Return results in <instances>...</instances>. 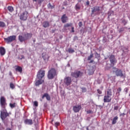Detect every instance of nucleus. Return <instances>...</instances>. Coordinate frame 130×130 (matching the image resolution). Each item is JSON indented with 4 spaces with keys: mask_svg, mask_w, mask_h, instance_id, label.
Listing matches in <instances>:
<instances>
[{
    "mask_svg": "<svg viewBox=\"0 0 130 130\" xmlns=\"http://www.w3.org/2000/svg\"><path fill=\"white\" fill-rule=\"evenodd\" d=\"M44 0H41L40 3H42Z\"/></svg>",
    "mask_w": 130,
    "mask_h": 130,
    "instance_id": "obj_53",
    "label": "nucleus"
},
{
    "mask_svg": "<svg viewBox=\"0 0 130 130\" xmlns=\"http://www.w3.org/2000/svg\"><path fill=\"white\" fill-rule=\"evenodd\" d=\"M57 75L56 70L54 68H52L48 71L47 77L49 80H52Z\"/></svg>",
    "mask_w": 130,
    "mask_h": 130,
    "instance_id": "obj_2",
    "label": "nucleus"
},
{
    "mask_svg": "<svg viewBox=\"0 0 130 130\" xmlns=\"http://www.w3.org/2000/svg\"><path fill=\"white\" fill-rule=\"evenodd\" d=\"M10 88H11V89H15V85H14L13 83H10Z\"/></svg>",
    "mask_w": 130,
    "mask_h": 130,
    "instance_id": "obj_36",
    "label": "nucleus"
},
{
    "mask_svg": "<svg viewBox=\"0 0 130 130\" xmlns=\"http://www.w3.org/2000/svg\"><path fill=\"white\" fill-rule=\"evenodd\" d=\"M123 31H124V27H121L119 30V33H121V32H123Z\"/></svg>",
    "mask_w": 130,
    "mask_h": 130,
    "instance_id": "obj_34",
    "label": "nucleus"
},
{
    "mask_svg": "<svg viewBox=\"0 0 130 130\" xmlns=\"http://www.w3.org/2000/svg\"><path fill=\"white\" fill-rule=\"evenodd\" d=\"M34 2H37V0H33Z\"/></svg>",
    "mask_w": 130,
    "mask_h": 130,
    "instance_id": "obj_54",
    "label": "nucleus"
},
{
    "mask_svg": "<svg viewBox=\"0 0 130 130\" xmlns=\"http://www.w3.org/2000/svg\"><path fill=\"white\" fill-rule=\"evenodd\" d=\"M55 125L56 126V127H57V126H58V125H59V122H56L55 123Z\"/></svg>",
    "mask_w": 130,
    "mask_h": 130,
    "instance_id": "obj_43",
    "label": "nucleus"
},
{
    "mask_svg": "<svg viewBox=\"0 0 130 130\" xmlns=\"http://www.w3.org/2000/svg\"><path fill=\"white\" fill-rule=\"evenodd\" d=\"M97 92H98V94H99L100 95L102 94V90H101L99 89H97Z\"/></svg>",
    "mask_w": 130,
    "mask_h": 130,
    "instance_id": "obj_38",
    "label": "nucleus"
},
{
    "mask_svg": "<svg viewBox=\"0 0 130 130\" xmlns=\"http://www.w3.org/2000/svg\"><path fill=\"white\" fill-rule=\"evenodd\" d=\"M64 83L67 86H70L72 84V78L70 77H66L64 79Z\"/></svg>",
    "mask_w": 130,
    "mask_h": 130,
    "instance_id": "obj_13",
    "label": "nucleus"
},
{
    "mask_svg": "<svg viewBox=\"0 0 130 130\" xmlns=\"http://www.w3.org/2000/svg\"><path fill=\"white\" fill-rule=\"evenodd\" d=\"M114 70L113 73H115L116 76L117 77H123V74H122V71L121 70L118 69L116 68H113Z\"/></svg>",
    "mask_w": 130,
    "mask_h": 130,
    "instance_id": "obj_7",
    "label": "nucleus"
},
{
    "mask_svg": "<svg viewBox=\"0 0 130 130\" xmlns=\"http://www.w3.org/2000/svg\"><path fill=\"white\" fill-rule=\"evenodd\" d=\"M0 54L3 56L6 54V49L3 47H0Z\"/></svg>",
    "mask_w": 130,
    "mask_h": 130,
    "instance_id": "obj_19",
    "label": "nucleus"
},
{
    "mask_svg": "<svg viewBox=\"0 0 130 130\" xmlns=\"http://www.w3.org/2000/svg\"><path fill=\"white\" fill-rule=\"evenodd\" d=\"M94 56V54L93 53H91L90 55L88 57L87 60H91V59L93 58Z\"/></svg>",
    "mask_w": 130,
    "mask_h": 130,
    "instance_id": "obj_31",
    "label": "nucleus"
},
{
    "mask_svg": "<svg viewBox=\"0 0 130 130\" xmlns=\"http://www.w3.org/2000/svg\"><path fill=\"white\" fill-rule=\"evenodd\" d=\"M8 104H7V100H6V98L5 96H1L0 98V105L2 108L4 109H6V106Z\"/></svg>",
    "mask_w": 130,
    "mask_h": 130,
    "instance_id": "obj_6",
    "label": "nucleus"
},
{
    "mask_svg": "<svg viewBox=\"0 0 130 130\" xmlns=\"http://www.w3.org/2000/svg\"><path fill=\"white\" fill-rule=\"evenodd\" d=\"M118 108H119V107L116 106L114 107V110H118Z\"/></svg>",
    "mask_w": 130,
    "mask_h": 130,
    "instance_id": "obj_42",
    "label": "nucleus"
},
{
    "mask_svg": "<svg viewBox=\"0 0 130 130\" xmlns=\"http://www.w3.org/2000/svg\"><path fill=\"white\" fill-rule=\"evenodd\" d=\"M8 10L10 13L14 12V8L12 6H8Z\"/></svg>",
    "mask_w": 130,
    "mask_h": 130,
    "instance_id": "obj_26",
    "label": "nucleus"
},
{
    "mask_svg": "<svg viewBox=\"0 0 130 130\" xmlns=\"http://www.w3.org/2000/svg\"><path fill=\"white\" fill-rule=\"evenodd\" d=\"M6 26V23L3 21H0V27L4 28Z\"/></svg>",
    "mask_w": 130,
    "mask_h": 130,
    "instance_id": "obj_27",
    "label": "nucleus"
},
{
    "mask_svg": "<svg viewBox=\"0 0 130 130\" xmlns=\"http://www.w3.org/2000/svg\"><path fill=\"white\" fill-rule=\"evenodd\" d=\"M28 18V12L26 11L23 12L20 16V19L22 21H26Z\"/></svg>",
    "mask_w": 130,
    "mask_h": 130,
    "instance_id": "obj_11",
    "label": "nucleus"
},
{
    "mask_svg": "<svg viewBox=\"0 0 130 130\" xmlns=\"http://www.w3.org/2000/svg\"><path fill=\"white\" fill-rule=\"evenodd\" d=\"M87 113H88V114H89V113H92V111H91V110H88V111H87Z\"/></svg>",
    "mask_w": 130,
    "mask_h": 130,
    "instance_id": "obj_48",
    "label": "nucleus"
},
{
    "mask_svg": "<svg viewBox=\"0 0 130 130\" xmlns=\"http://www.w3.org/2000/svg\"><path fill=\"white\" fill-rule=\"evenodd\" d=\"M78 2L79 3H81L82 2V0H79Z\"/></svg>",
    "mask_w": 130,
    "mask_h": 130,
    "instance_id": "obj_51",
    "label": "nucleus"
},
{
    "mask_svg": "<svg viewBox=\"0 0 130 130\" xmlns=\"http://www.w3.org/2000/svg\"><path fill=\"white\" fill-rule=\"evenodd\" d=\"M101 88H102V90H103V87H102Z\"/></svg>",
    "mask_w": 130,
    "mask_h": 130,
    "instance_id": "obj_55",
    "label": "nucleus"
},
{
    "mask_svg": "<svg viewBox=\"0 0 130 130\" xmlns=\"http://www.w3.org/2000/svg\"><path fill=\"white\" fill-rule=\"evenodd\" d=\"M124 115H125V114L124 113H121L120 114V116H124Z\"/></svg>",
    "mask_w": 130,
    "mask_h": 130,
    "instance_id": "obj_45",
    "label": "nucleus"
},
{
    "mask_svg": "<svg viewBox=\"0 0 130 130\" xmlns=\"http://www.w3.org/2000/svg\"><path fill=\"white\" fill-rule=\"evenodd\" d=\"M9 75H10V76H12V72H9Z\"/></svg>",
    "mask_w": 130,
    "mask_h": 130,
    "instance_id": "obj_49",
    "label": "nucleus"
},
{
    "mask_svg": "<svg viewBox=\"0 0 130 130\" xmlns=\"http://www.w3.org/2000/svg\"><path fill=\"white\" fill-rule=\"evenodd\" d=\"M112 91L111 89H108L104 96V103H109L112 100Z\"/></svg>",
    "mask_w": 130,
    "mask_h": 130,
    "instance_id": "obj_1",
    "label": "nucleus"
},
{
    "mask_svg": "<svg viewBox=\"0 0 130 130\" xmlns=\"http://www.w3.org/2000/svg\"><path fill=\"white\" fill-rule=\"evenodd\" d=\"M110 62L111 63V66H114L115 65V63L117 62V60L115 58V56L114 55H111L109 57Z\"/></svg>",
    "mask_w": 130,
    "mask_h": 130,
    "instance_id": "obj_10",
    "label": "nucleus"
},
{
    "mask_svg": "<svg viewBox=\"0 0 130 130\" xmlns=\"http://www.w3.org/2000/svg\"><path fill=\"white\" fill-rule=\"evenodd\" d=\"M6 130H12V129H11V128H7Z\"/></svg>",
    "mask_w": 130,
    "mask_h": 130,
    "instance_id": "obj_50",
    "label": "nucleus"
},
{
    "mask_svg": "<svg viewBox=\"0 0 130 130\" xmlns=\"http://www.w3.org/2000/svg\"><path fill=\"white\" fill-rule=\"evenodd\" d=\"M24 123L25 124H29V125H31L33 124V121L32 119H26L24 120Z\"/></svg>",
    "mask_w": 130,
    "mask_h": 130,
    "instance_id": "obj_18",
    "label": "nucleus"
},
{
    "mask_svg": "<svg viewBox=\"0 0 130 130\" xmlns=\"http://www.w3.org/2000/svg\"><path fill=\"white\" fill-rule=\"evenodd\" d=\"M24 58H25V57L23 55H21L18 57V59H24Z\"/></svg>",
    "mask_w": 130,
    "mask_h": 130,
    "instance_id": "obj_33",
    "label": "nucleus"
},
{
    "mask_svg": "<svg viewBox=\"0 0 130 130\" xmlns=\"http://www.w3.org/2000/svg\"><path fill=\"white\" fill-rule=\"evenodd\" d=\"M68 52L69 53H74V52H75V50L73 49L69 48L68 49Z\"/></svg>",
    "mask_w": 130,
    "mask_h": 130,
    "instance_id": "obj_32",
    "label": "nucleus"
},
{
    "mask_svg": "<svg viewBox=\"0 0 130 130\" xmlns=\"http://www.w3.org/2000/svg\"><path fill=\"white\" fill-rule=\"evenodd\" d=\"M82 109V105H78L73 107V111L75 113L79 112Z\"/></svg>",
    "mask_w": 130,
    "mask_h": 130,
    "instance_id": "obj_14",
    "label": "nucleus"
},
{
    "mask_svg": "<svg viewBox=\"0 0 130 130\" xmlns=\"http://www.w3.org/2000/svg\"><path fill=\"white\" fill-rule=\"evenodd\" d=\"M52 31H53V32H54V31H55V30H52Z\"/></svg>",
    "mask_w": 130,
    "mask_h": 130,
    "instance_id": "obj_56",
    "label": "nucleus"
},
{
    "mask_svg": "<svg viewBox=\"0 0 130 130\" xmlns=\"http://www.w3.org/2000/svg\"><path fill=\"white\" fill-rule=\"evenodd\" d=\"M39 80L37 81L36 82V86H39V85H41L44 82V80L41 79H39Z\"/></svg>",
    "mask_w": 130,
    "mask_h": 130,
    "instance_id": "obj_21",
    "label": "nucleus"
},
{
    "mask_svg": "<svg viewBox=\"0 0 130 130\" xmlns=\"http://www.w3.org/2000/svg\"><path fill=\"white\" fill-rule=\"evenodd\" d=\"M78 25L79 26V27H82V26H83V23H82L81 21L79 22V23H78Z\"/></svg>",
    "mask_w": 130,
    "mask_h": 130,
    "instance_id": "obj_44",
    "label": "nucleus"
},
{
    "mask_svg": "<svg viewBox=\"0 0 130 130\" xmlns=\"http://www.w3.org/2000/svg\"><path fill=\"white\" fill-rule=\"evenodd\" d=\"M16 36H10L8 38H4V40L7 43H11V42H13V41H15L16 40Z\"/></svg>",
    "mask_w": 130,
    "mask_h": 130,
    "instance_id": "obj_8",
    "label": "nucleus"
},
{
    "mask_svg": "<svg viewBox=\"0 0 130 130\" xmlns=\"http://www.w3.org/2000/svg\"><path fill=\"white\" fill-rule=\"evenodd\" d=\"M94 62V60L92 59L89 62V63H93Z\"/></svg>",
    "mask_w": 130,
    "mask_h": 130,
    "instance_id": "obj_46",
    "label": "nucleus"
},
{
    "mask_svg": "<svg viewBox=\"0 0 130 130\" xmlns=\"http://www.w3.org/2000/svg\"><path fill=\"white\" fill-rule=\"evenodd\" d=\"M86 129H87V130H89V127H86Z\"/></svg>",
    "mask_w": 130,
    "mask_h": 130,
    "instance_id": "obj_52",
    "label": "nucleus"
},
{
    "mask_svg": "<svg viewBox=\"0 0 130 130\" xmlns=\"http://www.w3.org/2000/svg\"><path fill=\"white\" fill-rule=\"evenodd\" d=\"M24 39L26 40H28L29 38L32 37V34L26 33L24 35Z\"/></svg>",
    "mask_w": 130,
    "mask_h": 130,
    "instance_id": "obj_17",
    "label": "nucleus"
},
{
    "mask_svg": "<svg viewBox=\"0 0 130 130\" xmlns=\"http://www.w3.org/2000/svg\"><path fill=\"white\" fill-rule=\"evenodd\" d=\"M80 9L81 7L80 6L79 4L77 3L75 6V9L76 10V11H78V10H80Z\"/></svg>",
    "mask_w": 130,
    "mask_h": 130,
    "instance_id": "obj_29",
    "label": "nucleus"
},
{
    "mask_svg": "<svg viewBox=\"0 0 130 130\" xmlns=\"http://www.w3.org/2000/svg\"><path fill=\"white\" fill-rule=\"evenodd\" d=\"M69 27H72L71 32L74 33V32H75V27H73V23H67L64 24L63 28V31L67 32L68 30H70V28H69Z\"/></svg>",
    "mask_w": 130,
    "mask_h": 130,
    "instance_id": "obj_5",
    "label": "nucleus"
},
{
    "mask_svg": "<svg viewBox=\"0 0 130 130\" xmlns=\"http://www.w3.org/2000/svg\"><path fill=\"white\" fill-rule=\"evenodd\" d=\"M9 115V113L7 112V110H6V109H4L3 111H1V118L2 119H6Z\"/></svg>",
    "mask_w": 130,
    "mask_h": 130,
    "instance_id": "obj_9",
    "label": "nucleus"
},
{
    "mask_svg": "<svg viewBox=\"0 0 130 130\" xmlns=\"http://www.w3.org/2000/svg\"><path fill=\"white\" fill-rule=\"evenodd\" d=\"M83 72L80 71H75V72H72L71 73V76L73 78L78 79L79 78H82V77H83Z\"/></svg>",
    "mask_w": 130,
    "mask_h": 130,
    "instance_id": "obj_4",
    "label": "nucleus"
},
{
    "mask_svg": "<svg viewBox=\"0 0 130 130\" xmlns=\"http://www.w3.org/2000/svg\"><path fill=\"white\" fill-rule=\"evenodd\" d=\"M86 5L87 6H89L90 5V2H89V1H87L86 2Z\"/></svg>",
    "mask_w": 130,
    "mask_h": 130,
    "instance_id": "obj_47",
    "label": "nucleus"
},
{
    "mask_svg": "<svg viewBox=\"0 0 130 130\" xmlns=\"http://www.w3.org/2000/svg\"><path fill=\"white\" fill-rule=\"evenodd\" d=\"M47 7H48V9H54V5L52 6V5H51V4H50V3H49L48 4Z\"/></svg>",
    "mask_w": 130,
    "mask_h": 130,
    "instance_id": "obj_28",
    "label": "nucleus"
},
{
    "mask_svg": "<svg viewBox=\"0 0 130 130\" xmlns=\"http://www.w3.org/2000/svg\"><path fill=\"white\" fill-rule=\"evenodd\" d=\"M9 105H10L11 108H15V107H16L17 104H16V103H15L13 104L10 103Z\"/></svg>",
    "mask_w": 130,
    "mask_h": 130,
    "instance_id": "obj_30",
    "label": "nucleus"
},
{
    "mask_svg": "<svg viewBox=\"0 0 130 130\" xmlns=\"http://www.w3.org/2000/svg\"><path fill=\"white\" fill-rule=\"evenodd\" d=\"M122 22L123 23V24H124V26H125V25H126V24H127V21H126V20H125V19H123L122 21Z\"/></svg>",
    "mask_w": 130,
    "mask_h": 130,
    "instance_id": "obj_35",
    "label": "nucleus"
},
{
    "mask_svg": "<svg viewBox=\"0 0 130 130\" xmlns=\"http://www.w3.org/2000/svg\"><path fill=\"white\" fill-rule=\"evenodd\" d=\"M15 70L16 72H19L20 73H22V72H23V69H22V67L20 66H17Z\"/></svg>",
    "mask_w": 130,
    "mask_h": 130,
    "instance_id": "obj_24",
    "label": "nucleus"
},
{
    "mask_svg": "<svg viewBox=\"0 0 130 130\" xmlns=\"http://www.w3.org/2000/svg\"><path fill=\"white\" fill-rule=\"evenodd\" d=\"M43 27H44V28H47L49 27V22L47 21H44L43 23Z\"/></svg>",
    "mask_w": 130,
    "mask_h": 130,
    "instance_id": "obj_22",
    "label": "nucleus"
},
{
    "mask_svg": "<svg viewBox=\"0 0 130 130\" xmlns=\"http://www.w3.org/2000/svg\"><path fill=\"white\" fill-rule=\"evenodd\" d=\"M117 91L118 93V94H119L120 93V92H121V88L120 87H119L117 89Z\"/></svg>",
    "mask_w": 130,
    "mask_h": 130,
    "instance_id": "obj_40",
    "label": "nucleus"
},
{
    "mask_svg": "<svg viewBox=\"0 0 130 130\" xmlns=\"http://www.w3.org/2000/svg\"><path fill=\"white\" fill-rule=\"evenodd\" d=\"M34 106H36V107H37V106H38V102H37V101L34 102Z\"/></svg>",
    "mask_w": 130,
    "mask_h": 130,
    "instance_id": "obj_37",
    "label": "nucleus"
},
{
    "mask_svg": "<svg viewBox=\"0 0 130 130\" xmlns=\"http://www.w3.org/2000/svg\"><path fill=\"white\" fill-rule=\"evenodd\" d=\"M18 39L20 42H24V41H26L24 37H23L22 36H19Z\"/></svg>",
    "mask_w": 130,
    "mask_h": 130,
    "instance_id": "obj_25",
    "label": "nucleus"
},
{
    "mask_svg": "<svg viewBox=\"0 0 130 130\" xmlns=\"http://www.w3.org/2000/svg\"><path fill=\"white\" fill-rule=\"evenodd\" d=\"M82 90V92H86L87 91V89H86V88L85 87H82L81 88Z\"/></svg>",
    "mask_w": 130,
    "mask_h": 130,
    "instance_id": "obj_41",
    "label": "nucleus"
},
{
    "mask_svg": "<svg viewBox=\"0 0 130 130\" xmlns=\"http://www.w3.org/2000/svg\"><path fill=\"white\" fill-rule=\"evenodd\" d=\"M46 98L47 100H48V101H50V96L49 95H48V93H44V95L42 96V99H44V98Z\"/></svg>",
    "mask_w": 130,
    "mask_h": 130,
    "instance_id": "obj_20",
    "label": "nucleus"
},
{
    "mask_svg": "<svg viewBox=\"0 0 130 130\" xmlns=\"http://www.w3.org/2000/svg\"><path fill=\"white\" fill-rule=\"evenodd\" d=\"M45 76V71L40 70L37 74V77L38 79H42V78Z\"/></svg>",
    "mask_w": 130,
    "mask_h": 130,
    "instance_id": "obj_12",
    "label": "nucleus"
},
{
    "mask_svg": "<svg viewBox=\"0 0 130 130\" xmlns=\"http://www.w3.org/2000/svg\"><path fill=\"white\" fill-rule=\"evenodd\" d=\"M42 57L43 58L44 61H48L50 57L46 52H44L42 54Z\"/></svg>",
    "mask_w": 130,
    "mask_h": 130,
    "instance_id": "obj_15",
    "label": "nucleus"
},
{
    "mask_svg": "<svg viewBox=\"0 0 130 130\" xmlns=\"http://www.w3.org/2000/svg\"><path fill=\"white\" fill-rule=\"evenodd\" d=\"M100 6H94L93 7L91 10V16H97V15H99L101 13V11L100 10Z\"/></svg>",
    "mask_w": 130,
    "mask_h": 130,
    "instance_id": "obj_3",
    "label": "nucleus"
},
{
    "mask_svg": "<svg viewBox=\"0 0 130 130\" xmlns=\"http://www.w3.org/2000/svg\"><path fill=\"white\" fill-rule=\"evenodd\" d=\"M117 120H118V117L117 116H115L113 118L112 122V124H115L116 122H117Z\"/></svg>",
    "mask_w": 130,
    "mask_h": 130,
    "instance_id": "obj_23",
    "label": "nucleus"
},
{
    "mask_svg": "<svg viewBox=\"0 0 130 130\" xmlns=\"http://www.w3.org/2000/svg\"><path fill=\"white\" fill-rule=\"evenodd\" d=\"M95 56L96 58L100 57V54H98V53H97V52H95Z\"/></svg>",
    "mask_w": 130,
    "mask_h": 130,
    "instance_id": "obj_39",
    "label": "nucleus"
},
{
    "mask_svg": "<svg viewBox=\"0 0 130 130\" xmlns=\"http://www.w3.org/2000/svg\"><path fill=\"white\" fill-rule=\"evenodd\" d=\"M69 20V18H68V16H67V15L63 14L61 17V20L62 23H67V21Z\"/></svg>",
    "mask_w": 130,
    "mask_h": 130,
    "instance_id": "obj_16",
    "label": "nucleus"
}]
</instances>
